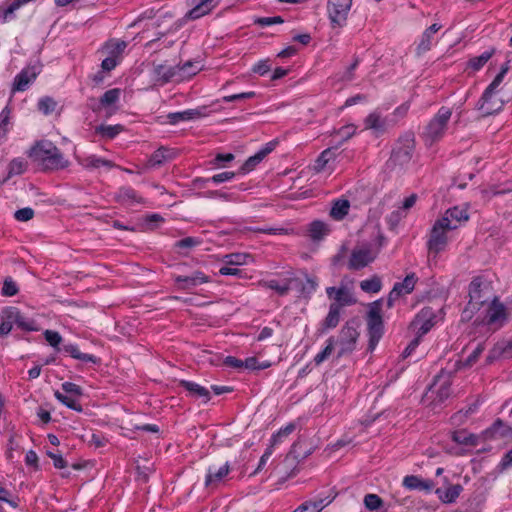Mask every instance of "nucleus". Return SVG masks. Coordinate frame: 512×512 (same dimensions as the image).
<instances>
[{
    "mask_svg": "<svg viewBox=\"0 0 512 512\" xmlns=\"http://www.w3.org/2000/svg\"><path fill=\"white\" fill-rule=\"evenodd\" d=\"M29 157L42 171L60 170L69 165L60 149L47 140L36 142L29 151Z\"/></svg>",
    "mask_w": 512,
    "mask_h": 512,
    "instance_id": "1",
    "label": "nucleus"
},
{
    "mask_svg": "<svg viewBox=\"0 0 512 512\" xmlns=\"http://www.w3.org/2000/svg\"><path fill=\"white\" fill-rule=\"evenodd\" d=\"M451 115L452 111L448 107L442 106L438 110L437 114L429 121L423 131L422 137L426 144L433 145L442 139Z\"/></svg>",
    "mask_w": 512,
    "mask_h": 512,
    "instance_id": "2",
    "label": "nucleus"
},
{
    "mask_svg": "<svg viewBox=\"0 0 512 512\" xmlns=\"http://www.w3.org/2000/svg\"><path fill=\"white\" fill-rule=\"evenodd\" d=\"M381 311L382 308L380 300L370 304L367 315V328L369 335L368 350L370 351L375 349L384 332V324Z\"/></svg>",
    "mask_w": 512,
    "mask_h": 512,
    "instance_id": "3",
    "label": "nucleus"
},
{
    "mask_svg": "<svg viewBox=\"0 0 512 512\" xmlns=\"http://www.w3.org/2000/svg\"><path fill=\"white\" fill-rule=\"evenodd\" d=\"M415 149V139L412 133H407L400 137L395 148L392 150L389 163L394 166H404L408 164L413 156Z\"/></svg>",
    "mask_w": 512,
    "mask_h": 512,
    "instance_id": "4",
    "label": "nucleus"
},
{
    "mask_svg": "<svg viewBox=\"0 0 512 512\" xmlns=\"http://www.w3.org/2000/svg\"><path fill=\"white\" fill-rule=\"evenodd\" d=\"M451 230H454V227L449 226L447 218L436 220L427 242L429 252L438 254L443 251L448 243L447 232Z\"/></svg>",
    "mask_w": 512,
    "mask_h": 512,
    "instance_id": "5",
    "label": "nucleus"
},
{
    "mask_svg": "<svg viewBox=\"0 0 512 512\" xmlns=\"http://www.w3.org/2000/svg\"><path fill=\"white\" fill-rule=\"evenodd\" d=\"M358 337L359 332L357 331L356 321H347L339 333L338 343L340 345V350L337 354V358L352 353L356 348Z\"/></svg>",
    "mask_w": 512,
    "mask_h": 512,
    "instance_id": "6",
    "label": "nucleus"
},
{
    "mask_svg": "<svg viewBox=\"0 0 512 512\" xmlns=\"http://www.w3.org/2000/svg\"><path fill=\"white\" fill-rule=\"evenodd\" d=\"M352 0H329L327 5L328 16L332 28H341L346 25Z\"/></svg>",
    "mask_w": 512,
    "mask_h": 512,
    "instance_id": "7",
    "label": "nucleus"
},
{
    "mask_svg": "<svg viewBox=\"0 0 512 512\" xmlns=\"http://www.w3.org/2000/svg\"><path fill=\"white\" fill-rule=\"evenodd\" d=\"M418 278L415 273L408 274L402 282H397L394 284L392 290L390 291L387 299L388 307H392L393 303L398 300L401 296L410 294L417 283Z\"/></svg>",
    "mask_w": 512,
    "mask_h": 512,
    "instance_id": "8",
    "label": "nucleus"
},
{
    "mask_svg": "<svg viewBox=\"0 0 512 512\" xmlns=\"http://www.w3.org/2000/svg\"><path fill=\"white\" fill-rule=\"evenodd\" d=\"M488 287L482 288V281L475 278L469 285V306L471 309H479L489 300Z\"/></svg>",
    "mask_w": 512,
    "mask_h": 512,
    "instance_id": "9",
    "label": "nucleus"
},
{
    "mask_svg": "<svg viewBox=\"0 0 512 512\" xmlns=\"http://www.w3.org/2000/svg\"><path fill=\"white\" fill-rule=\"evenodd\" d=\"M374 259L375 255L370 248L354 249L347 266L349 270H360L373 262Z\"/></svg>",
    "mask_w": 512,
    "mask_h": 512,
    "instance_id": "10",
    "label": "nucleus"
},
{
    "mask_svg": "<svg viewBox=\"0 0 512 512\" xmlns=\"http://www.w3.org/2000/svg\"><path fill=\"white\" fill-rule=\"evenodd\" d=\"M40 72L41 67L38 65H32L24 68L18 75H16L12 90L25 91L28 85L36 79Z\"/></svg>",
    "mask_w": 512,
    "mask_h": 512,
    "instance_id": "11",
    "label": "nucleus"
},
{
    "mask_svg": "<svg viewBox=\"0 0 512 512\" xmlns=\"http://www.w3.org/2000/svg\"><path fill=\"white\" fill-rule=\"evenodd\" d=\"M6 314V318L12 319L14 324H16L19 328L25 331H37L38 327L36 322L32 319H27L24 317L20 311L15 307H9L4 310Z\"/></svg>",
    "mask_w": 512,
    "mask_h": 512,
    "instance_id": "12",
    "label": "nucleus"
},
{
    "mask_svg": "<svg viewBox=\"0 0 512 512\" xmlns=\"http://www.w3.org/2000/svg\"><path fill=\"white\" fill-rule=\"evenodd\" d=\"M512 435V427L504 423L501 419H496L494 423L483 432L485 440L496 438H505Z\"/></svg>",
    "mask_w": 512,
    "mask_h": 512,
    "instance_id": "13",
    "label": "nucleus"
},
{
    "mask_svg": "<svg viewBox=\"0 0 512 512\" xmlns=\"http://www.w3.org/2000/svg\"><path fill=\"white\" fill-rule=\"evenodd\" d=\"M175 282L178 284L179 289L188 290L200 284L207 283L208 277L201 271H195L189 276H176Z\"/></svg>",
    "mask_w": 512,
    "mask_h": 512,
    "instance_id": "14",
    "label": "nucleus"
},
{
    "mask_svg": "<svg viewBox=\"0 0 512 512\" xmlns=\"http://www.w3.org/2000/svg\"><path fill=\"white\" fill-rule=\"evenodd\" d=\"M438 383L440 384L438 389L436 390L437 400L438 402H443L451 394L450 374H445L444 371H441V373L435 377L434 383L430 389L436 387Z\"/></svg>",
    "mask_w": 512,
    "mask_h": 512,
    "instance_id": "15",
    "label": "nucleus"
},
{
    "mask_svg": "<svg viewBox=\"0 0 512 512\" xmlns=\"http://www.w3.org/2000/svg\"><path fill=\"white\" fill-rule=\"evenodd\" d=\"M230 471V465L226 462L219 469L209 467L205 478V487L214 488L228 475Z\"/></svg>",
    "mask_w": 512,
    "mask_h": 512,
    "instance_id": "16",
    "label": "nucleus"
},
{
    "mask_svg": "<svg viewBox=\"0 0 512 512\" xmlns=\"http://www.w3.org/2000/svg\"><path fill=\"white\" fill-rule=\"evenodd\" d=\"M441 218H447L449 226L455 230L462 222L468 221L469 215L466 209L455 206L446 210Z\"/></svg>",
    "mask_w": 512,
    "mask_h": 512,
    "instance_id": "17",
    "label": "nucleus"
},
{
    "mask_svg": "<svg viewBox=\"0 0 512 512\" xmlns=\"http://www.w3.org/2000/svg\"><path fill=\"white\" fill-rule=\"evenodd\" d=\"M177 152L167 147L158 148L149 158L148 164L151 167H159L162 164L174 159Z\"/></svg>",
    "mask_w": 512,
    "mask_h": 512,
    "instance_id": "18",
    "label": "nucleus"
},
{
    "mask_svg": "<svg viewBox=\"0 0 512 512\" xmlns=\"http://www.w3.org/2000/svg\"><path fill=\"white\" fill-rule=\"evenodd\" d=\"M433 313L431 309L424 308L421 310V312L417 315L416 319L413 321V325H416L420 321L423 320L422 324L418 328L417 336L421 338L423 335L428 333L431 328L434 326V320L432 317Z\"/></svg>",
    "mask_w": 512,
    "mask_h": 512,
    "instance_id": "19",
    "label": "nucleus"
},
{
    "mask_svg": "<svg viewBox=\"0 0 512 512\" xmlns=\"http://www.w3.org/2000/svg\"><path fill=\"white\" fill-rule=\"evenodd\" d=\"M440 29L441 25L434 23L423 32L422 38L416 47V54L418 56L426 53L431 49L433 35L437 33Z\"/></svg>",
    "mask_w": 512,
    "mask_h": 512,
    "instance_id": "20",
    "label": "nucleus"
},
{
    "mask_svg": "<svg viewBox=\"0 0 512 512\" xmlns=\"http://www.w3.org/2000/svg\"><path fill=\"white\" fill-rule=\"evenodd\" d=\"M403 486L409 490L431 491L434 487V482L421 479L416 475H408L403 479Z\"/></svg>",
    "mask_w": 512,
    "mask_h": 512,
    "instance_id": "21",
    "label": "nucleus"
},
{
    "mask_svg": "<svg viewBox=\"0 0 512 512\" xmlns=\"http://www.w3.org/2000/svg\"><path fill=\"white\" fill-rule=\"evenodd\" d=\"M203 113L200 109H188L181 112L169 113L167 115L168 122L172 125H175L181 121H189L201 118Z\"/></svg>",
    "mask_w": 512,
    "mask_h": 512,
    "instance_id": "22",
    "label": "nucleus"
},
{
    "mask_svg": "<svg viewBox=\"0 0 512 512\" xmlns=\"http://www.w3.org/2000/svg\"><path fill=\"white\" fill-rule=\"evenodd\" d=\"M179 385L186 389L191 396L202 398L205 403L210 400V393L205 387L187 380H181Z\"/></svg>",
    "mask_w": 512,
    "mask_h": 512,
    "instance_id": "23",
    "label": "nucleus"
},
{
    "mask_svg": "<svg viewBox=\"0 0 512 512\" xmlns=\"http://www.w3.org/2000/svg\"><path fill=\"white\" fill-rule=\"evenodd\" d=\"M216 5L217 2L215 0H201L187 13V17L191 20L198 19L209 14Z\"/></svg>",
    "mask_w": 512,
    "mask_h": 512,
    "instance_id": "24",
    "label": "nucleus"
},
{
    "mask_svg": "<svg viewBox=\"0 0 512 512\" xmlns=\"http://www.w3.org/2000/svg\"><path fill=\"white\" fill-rule=\"evenodd\" d=\"M350 202L347 199H337L333 201L330 209V217L336 221L343 220L349 213Z\"/></svg>",
    "mask_w": 512,
    "mask_h": 512,
    "instance_id": "25",
    "label": "nucleus"
},
{
    "mask_svg": "<svg viewBox=\"0 0 512 512\" xmlns=\"http://www.w3.org/2000/svg\"><path fill=\"white\" fill-rule=\"evenodd\" d=\"M365 129L373 130L376 133L386 131V121L377 111L370 113L364 120Z\"/></svg>",
    "mask_w": 512,
    "mask_h": 512,
    "instance_id": "26",
    "label": "nucleus"
},
{
    "mask_svg": "<svg viewBox=\"0 0 512 512\" xmlns=\"http://www.w3.org/2000/svg\"><path fill=\"white\" fill-rule=\"evenodd\" d=\"M116 199L123 205H133L134 203H142L143 199L137 195L136 191L131 187H122L119 189Z\"/></svg>",
    "mask_w": 512,
    "mask_h": 512,
    "instance_id": "27",
    "label": "nucleus"
},
{
    "mask_svg": "<svg viewBox=\"0 0 512 512\" xmlns=\"http://www.w3.org/2000/svg\"><path fill=\"white\" fill-rule=\"evenodd\" d=\"M340 314H341L340 305L339 304H330L329 312L322 323L321 332L324 333L328 329L335 328L339 324Z\"/></svg>",
    "mask_w": 512,
    "mask_h": 512,
    "instance_id": "28",
    "label": "nucleus"
},
{
    "mask_svg": "<svg viewBox=\"0 0 512 512\" xmlns=\"http://www.w3.org/2000/svg\"><path fill=\"white\" fill-rule=\"evenodd\" d=\"M504 105V101L502 99L496 98L495 94H493L492 98L487 102L483 103V96L478 102L477 108L482 111L484 116L492 115L502 109Z\"/></svg>",
    "mask_w": 512,
    "mask_h": 512,
    "instance_id": "29",
    "label": "nucleus"
},
{
    "mask_svg": "<svg viewBox=\"0 0 512 512\" xmlns=\"http://www.w3.org/2000/svg\"><path fill=\"white\" fill-rule=\"evenodd\" d=\"M77 160L79 164L86 169L99 168L101 166H105L107 168L114 167V163L112 161L98 158L95 155L78 157Z\"/></svg>",
    "mask_w": 512,
    "mask_h": 512,
    "instance_id": "30",
    "label": "nucleus"
},
{
    "mask_svg": "<svg viewBox=\"0 0 512 512\" xmlns=\"http://www.w3.org/2000/svg\"><path fill=\"white\" fill-rule=\"evenodd\" d=\"M463 487L460 484L450 485L446 490L436 489L435 493L443 503H453L459 497Z\"/></svg>",
    "mask_w": 512,
    "mask_h": 512,
    "instance_id": "31",
    "label": "nucleus"
},
{
    "mask_svg": "<svg viewBox=\"0 0 512 512\" xmlns=\"http://www.w3.org/2000/svg\"><path fill=\"white\" fill-rule=\"evenodd\" d=\"M506 318L505 307L494 299L487 312V324L491 325Z\"/></svg>",
    "mask_w": 512,
    "mask_h": 512,
    "instance_id": "32",
    "label": "nucleus"
},
{
    "mask_svg": "<svg viewBox=\"0 0 512 512\" xmlns=\"http://www.w3.org/2000/svg\"><path fill=\"white\" fill-rule=\"evenodd\" d=\"M309 236L312 240H321L330 232L329 225L323 221L315 220L309 226Z\"/></svg>",
    "mask_w": 512,
    "mask_h": 512,
    "instance_id": "33",
    "label": "nucleus"
},
{
    "mask_svg": "<svg viewBox=\"0 0 512 512\" xmlns=\"http://www.w3.org/2000/svg\"><path fill=\"white\" fill-rule=\"evenodd\" d=\"M63 350L68 353L72 358L83 362H91L93 364H97L99 362L98 358L91 354H86L80 352L78 347L73 344L64 345Z\"/></svg>",
    "mask_w": 512,
    "mask_h": 512,
    "instance_id": "34",
    "label": "nucleus"
},
{
    "mask_svg": "<svg viewBox=\"0 0 512 512\" xmlns=\"http://www.w3.org/2000/svg\"><path fill=\"white\" fill-rule=\"evenodd\" d=\"M495 54V48L483 52L481 55L471 58L467 62V68L473 71H479Z\"/></svg>",
    "mask_w": 512,
    "mask_h": 512,
    "instance_id": "35",
    "label": "nucleus"
},
{
    "mask_svg": "<svg viewBox=\"0 0 512 512\" xmlns=\"http://www.w3.org/2000/svg\"><path fill=\"white\" fill-rule=\"evenodd\" d=\"M451 438L457 444L476 446L478 443V437L474 434L468 433L466 430L452 432Z\"/></svg>",
    "mask_w": 512,
    "mask_h": 512,
    "instance_id": "36",
    "label": "nucleus"
},
{
    "mask_svg": "<svg viewBox=\"0 0 512 512\" xmlns=\"http://www.w3.org/2000/svg\"><path fill=\"white\" fill-rule=\"evenodd\" d=\"M496 356H502L504 358H511L512 357V341L508 342H498L495 347L493 348L491 355L487 357V360L489 362L492 361V359Z\"/></svg>",
    "mask_w": 512,
    "mask_h": 512,
    "instance_id": "37",
    "label": "nucleus"
},
{
    "mask_svg": "<svg viewBox=\"0 0 512 512\" xmlns=\"http://www.w3.org/2000/svg\"><path fill=\"white\" fill-rule=\"evenodd\" d=\"M176 74V67H167L162 64L154 66V75L157 81L169 82Z\"/></svg>",
    "mask_w": 512,
    "mask_h": 512,
    "instance_id": "38",
    "label": "nucleus"
},
{
    "mask_svg": "<svg viewBox=\"0 0 512 512\" xmlns=\"http://www.w3.org/2000/svg\"><path fill=\"white\" fill-rule=\"evenodd\" d=\"M313 451L312 447H307L306 441L299 439L295 442L290 450V454L297 460H303L308 457Z\"/></svg>",
    "mask_w": 512,
    "mask_h": 512,
    "instance_id": "39",
    "label": "nucleus"
},
{
    "mask_svg": "<svg viewBox=\"0 0 512 512\" xmlns=\"http://www.w3.org/2000/svg\"><path fill=\"white\" fill-rule=\"evenodd\" d=\"M337 147H331L324 150L315 162L316 171L320 172L324 170L325 166L336 157Z\"/></svg>",
    "mask_w": 512,
    "mask_h": 512,
    "instance_id": "40",
    "label": "nucleus"
},
{
    "mask_svg": "<svg viewBox=\"0 0 512 512\" xmlns=\"http://www.w3.org/2000/svg\"><path fill=\"white\" fill-rule=\"evenodd\" d=\"M505 77V74L499 72L493 81L489 84V86L485 89L483 93V103H487L493 96V94H496L497 88L502 83L503 79Z\"/></svg>",
    "mask_w": 512,
    "mask_h": 512,
    "instance_id": "41",
    "label": "nucleus"
},
{
    "mask_svg": "<svg viewBox=\"0 0 512 512\" xmlns=\"http://www.w3.org/2000/svg\"><path fill=\"white\" fill-rule=\"evenodd\" d=\"M123 130V126L120 124L117 125H100L96 127V133L100 134L102 137L112 139L116 135H118Z\"/></svg>",
    "mask_w": 512,
    "mask_h": 512,
    "instance_id": "42",
    "label": "nucleus"
},
{
    "mask_svg": "<svg viewBox=\"0 0 512 512\" xmlns=\"http://www.w3.org/2000/svg\"><path fill=\"white\" fill-rule=\"evenodd\" d=\"M260 284L266 288L276 291L280 296L286 295L290 290L289 281H286L282 285H280L276 280L262 281Z\"/></svg>",
    "mask_w": 512,
    "mask_h": 512,
    "instance_id": "43",
    "label": "nucleus"
},
{
    "mask_svg": "<svg viewBox=\"0 0 512 512\" xmlns=\"http://www.w3.org/2000/svg\"><path fill=\"white\" fill-rule=\"evenodd\" d=\"M120 96V89L114 88L106 91L102 97L100 98L99 102L102 107H109L116 103Z\"/></svg>",
    "mask_w": 512,
    "mask_h": 512,
    "instance_id": "44",
    "label": "nucleus"
},
{
    "mask_svg": "<svg viewBox=\"0 0 512 512\" xmlns=\"http://www.w3.org/2000/svg\"><path fill=\"white\" fill-rule=\"evenodd\" d=\"M381 286V280L377 276H374L371 279L363 280L360 283L361 289L367 293H377L380 291Z\"/></svg>",
    "mask_w": 512,
    "mask_h": 512,
    "instance_id": "45",
    "label": "nucleus"
},
{
    "mask_svg": "<svg viewBox=\"0 0 512 512\" xmlns=\"http://www.w3.org/2000/svg\"><path fill=\"white\" fill-rule=\"evenodd\" d=\"M323 502V499H319L317 501H308L301 504L293 512H320L323 508Z\"/></svg>",
    "mask_w": 512,
    "mask_h": 512,
    "instance_id": "46",
    "label": "nucleus"
},
{
    "mask_svg": "<svg viewBox=\"0 0 512 512\" xmlns=\"http://www.w3.org/2000/svg\"><path fill=\"white\" fill-rule=\"evenodd\" d=\"M334 344H335L334 338L330 337L327 340L326 347L320 353H318L314 357V362H315L316 365L321 364L322 362H324L331 355V353H332V351L334 349Z\"/></svg>",
    "mask_w": 512,
    "mask_h": 512,
    "instance_id": "47",
    "label": "nucleus"
},
{
    "mask_svg": "<svg viewBox=\"0 0 512 512\" xmlns=\"http://www.w3.org/2000/svg\"><path fill=\"white\" fill-rule=\"evenodd\" d=\"M55 397L68 408L82 412V406L74 398L66 396L59 391L55 392Z\"/></svg>",
    "mask_w": 512,
    "mask_h": 512,
    "instance_id": "48",
    "label": "nucleus"
},
{
    "mask_svg": "<svg viewBox=\"0 0 512 512\" xmlns=\"http://www.w3.org/2000/svg\"><path fill=\"white\" fill-rule=\"evenodd\" d=\"M334 299L336 302H334L333 304H339L340 309L343 306L351 305L355 302L344 287L338 288L337 295L334 296Z\"/></svg>",
    "mask_w": 512,
    "mask_h": 512,
    "instance_id": "49",
    "label": "nucleus"
},
{
    "mask_svg": "<svg viewBox=\"0 0 512 512\" xmlns=\"http://www.w3.org/2000/svg\"><path fill=\"white\" fill-rule=\"evenodd\" d=\"M296 429V426L295 424L293 423H289L287 426H285L284 428H281L276 434H274L271 438V441H270V446L274 447L275 445H277L278 443L281 442L282 438L283 437H286L288 436L289 434H291L294 430Z\"/></svg>",
    "mask_w": 512,
    "mask_h": 512,
    "instance_id": "50",
    "label": "nucleus"
},
{
    "mask_svg": "<svg viewBox=\"0 0 512 512\" xmlns=\"http://www.w3.org/2000/svg\"><path fill=\"white\" fill-rule=\"evenodd\" d=\"M364 505L370 511L378 510L383 505V500L377 494H367L364 497Z\"/></svg>",
    "mask_w": 512,
    "mask_h": 512,
    "instance_id": "51",
    "label": "nucleus"
},
{
    "mask_svg": "<svg viewBox=\"0 0 512 512\" xmlns=\"http://www.w3.org/2000/svg\"><path fill=\"white\" fill-rule=\"evenodd\" d=\"M57 106L56 101L51 97H44L38 102V109L45 115L52 113Z\"/></svg>",
    "mask_w": 512,
    "mask_h": 512,
    "instance_id": "52",
    "label": "nucleus"
},
{
    "mask_svg": "<svg viewBox=\"0 0 512 512\" xmlns=\"http://www.w3.org/2000/svg\"><path fill=\"white\" fill-rule=\"evenodd\" d=\"M234 158H235V156L232 153H227V154L219 153L215 156V158L212 161H210V164L214 168H220V167H224L225 163L233 161Z\"/></svg>",
    "mask_w": 512,
    "mask_h": 512,
    "instance_id": "53",
    "label": "nucleus"
},
{
    "mask_svg": "<svg viewBox=\"0 0 512 512\" xmlns=\"http://www.w3.org/2000/svg\"><path fill=\"white\" fill-rule=\"evenodd\" d=\"M26 165L25 163L20 159H13L9 164V172L8 177H11L12 175H18L25 171Z\"/></svg>",
    "mask_w": 512,
    "mask_h": 512,
    "instance_id": "54",
    "label": "nucleus"
},
{
    "mask_svg": "<svg viewBox=\"0 0 512 512\" xmlns=\"http://www.w3.org/2000/svg\"><path fill=\"white\" fill-rule=\"evenodd\" d=\"M46 341L54 348L58 349V346L62 342V337L57 331L46 330L44 332Z\"/></svg>",
    "mask_w": 512,
    "mask_h": 512,
    "instance_id": "55",
    "label": "nucleus"
},
{
    "mask_svg": "<svg viewBox=\"0 0 512 512\" xmlns=\"http://www.w3.org/2000/svg\"><path fill=\"white\" fill-rule=\"evenodd\" d=\"M14 217L17 221H29L34 217V210L30 207L19 209L14 213Z\"/></svg>",
    "mask_w": 512,
    "mask_h": 512,
    "instance_id": "56",
    "label": "nucleus"
},
{
    "mask_svg": "<svg viewBox=\"0 0 512 512\" xmlns=\"http://www.w3.org/2000/svg\"><path fill=\"white\" fill-rule=\"evenodd\" d=\"M284 22L283 18L281 16H274V17H259L254 20V23L259 26H270L273 24H282Z\"/></svg>",
    "mask_w": 512,
    "mask_h": 512,
    "instance_id": "57",
    "label": "nucleus"
},
{
    "mask_svg": "<svg viewBox=\"0 0 512 512\" xmlns=\"http://www.w3.org/2000/svg\"><path fill=\"white\" fill-rule=\"evenodd\" d=\"M201 243L200 240L194 237H186L175 243V247L179 249H190Z\"/></svg>",
    "mask_w": 512,
    "mask_h": 512,
    "instance_id": "58",
    "label": "nucleus"
},
{
    "mask_svg": "<svg viewBox=\"0 0 512 512\" xmlns=\"http://www.w3.org/2000/svg\"><path fill=\"white\" fill-rule=\"evenodd\" d=\"M18 293V287L14 281H12L10 278L5 279L3 287H2V294L4 296H14Z\"/></svg>",
    "mask_w": 512,
    "mask_h": 512,
    "instance_id": "59",
    "label": "nucleus"
},
{
    "mask_svg": "<svg viewBox=\"0 0 512 512\" xmlns=\"http://www.w3.org/2000/svg\"><path fill=\"white\" fill-rule=\"evenodd\" d=\"M247 257H248V255H246V254L233 253V254L226 255L224 258H225V262L227 264L242 265V264L246 263Z\"/></svg>",
    "mask_w": 512,
    "mask_h": 512,
    "instance_id": "60",
    "label": "nucleus"
},
{
    "mask_svg": "<svg viewBox=\"0 0 512 512\" xmlns=\"http://www.w3.org/2000/svg\"><path fill=\"white\" fill-rule=\"evenodd\" d=\"M14 321L12 319L6 318V314L3 312L2 322L0 324V336L8 335L13 327Z\"/></svg>",
    "mask_w": 512,
    "mask_h": 512,
    "instance_id": "61",
    "label": "nucleus"
},
{
    "mask_svg": "<svg viewBox=\"0 0 512 512\" xmlns=\"http://www.w3.org/2000/svg\"><path fill=\"white\" fill-rule=\"evenodd\" d=\"M484 349V344H478L475 350L466 359L465 365L472 366L478 360L479 356L482 354Z\"/></svg>",
    "mask_w": 512,
    "mask_h": 512,
    "instance_id": "62",
    "label": "nucleus"
},
{
    "mask_svg": "<svg viewBox=\"0 0 512 512\" xmlns=\"http://www.w3.org/2000/svg\"><path fill=\"white\" fill-rule=\"evenodd\" d=\"M271 70V66L269 64V60H261L259 61L254 67L252 68V71L254 73H257L259 75H264L268 73Z\"/></svg>",
    "mask_w": 512,
    "mask_h": 512,
    "instance_id": "63",
    "label": "nucleus"
},
{
    "mask_svg": "<svg viewBox=\"0 0 512 512\" xmlns=\"http://www.w3.org/2000/svg\"><path fill=\"white\" fill-rule=\"evenodd\" d=\"M62 389L65 393H68V394L77 395V396L82 395L81 387L72 382L63 383Z\"/></svg>",
    "mask_w": 512,
    "mask_h": 512,
    "instance_id": "64",
    "label": "nucleus"
}]
</instances>
